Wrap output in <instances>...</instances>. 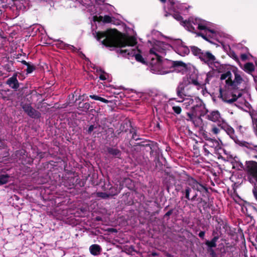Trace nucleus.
<instances>
[{
  "label": "nucleus",
  "instance_id": "a19ab883",
  "mask_svg": "<svg viewBox=\"0 0 257 257\" xmlns=\"http://www.w3.org/2000/svg\"><path fill=\"white\" fill-rule=\"evenodd\" d=\"M196 195H196V194H194V195H193V198H195V197H196Z\"/></svg>",
  "mask_w": 257,
  "mask_h": 257
},
{
  "label": "nucleus",
  "instance_id": "a211bd4d",
  "mask_svg": "<svg viewBox=\"0 0 257 257\" xmlns=\"http://www.w3.org/2000/svg\"><path fill=\"white\" fill-rule=\"evenodd\" d=\"M176 102L177 100L176 98L170 99L167 104V108L168 109L172 108L175 112L177 113V106L175 105Z\"/></svg>",
  "mask_w": 257,
  "mask_h": 257
},
{
  "label": "nucleus",
  "instance_id": "4be33fe9",
  "mask_svg": "<svg viewBox=\"0 0 257 257\" xmlns=\"http://www.w3.org/2000/svg\"><path fill=\"white\" fill-rule=\"evenodd\" d=\"M243 69L246 72L250 73L254 69V65L251 63H247L244 65Z\"/></svg>",
  "mask_w": 257,
  "mask_h": 257
},
{
  "label": "nucleus",
  "instance_id": "f257e3e1",
  "mask_svg": "<svg viewBox=\"0 0 257 257\" xmlns=\"http://www.w3.org/2000/svg\"><path fill=\"white\" fill-rule=\"evenodd\" d=\"M93 36L101 44L106 47H119L120 53L124 56L135 57L136 60L143 64L144 59L140 54V51L135 45L137 40L133 37L122 38L120 33L115 30L109 29L104 32H92Z\"/></svg>",
  "mask_w": 257,
  "mask_h": 257
},
{
  "label": "nucleus",
  "instance_id": "5701e85b",
  "mask_svg": "<svg viewBox=\"0 0 257 257\" xmlns=\"http://www.w3.org/2000/svg\"><path fill=\"white\" fill-rule=\"evenodd\" d=\"M218 237L215 236L211 241L207 240L206 244L209 247H214L216 246V241L218 239Z\"/></svg>",
  "mask_w": 257,
  "mask_h": 257
},
{
  "label": "nucleus",
  "instance_id": "9d476101",
  "mask_svg": "<svg viewBox=\"0 0 257 257\" xmlns=\"http://www.w3.org/2000/svg\"><path fill=\"white\" fill-rule=\"evenodd\" d=\"M212 74H213V72H209L207 74H205L203 75V76H204L205 78V80L204 81H198L197 80L195 79H192L191 80H188L187 82H185V84H187L188 83H190L192 82L194 84L197 85H205L206 83H208L209 81L211 80V78L212 77Z\"/></svg>",
  "mask_w": 257,
  "mask_h": 257
},
{
  "label": "nucleus",
  "instance_id": "1a4fd4ad",
  "mask_svg": "<svg viewBox=\"0 0 257 257\" xmlns=\"http://www.w3.org/2000/svg\"><path fill=\"white\" fill-rule=\"evenodd\" d=\"M246 171L249 175L255 179L257 177V163L254 161L247 162Z\"/></svg>",
  "mask_w": 257,
  "mask_h": 257
},
{
  "label": "nucleus",
  "instance_id": "aec40b11",
  "mask_svg": "<svg viewBox=\"0 0 257 257\" xmlns=\"http://www.w3.org/2000/svg\"><path fill=\"white\" fill-rule=\"evenodd\" d=\"M12 177L8 174L0 175V185L6 184L11 180Z\"/></svg>",
  "mask_w": 257,
  "mask_h": 257
},
{
  "label": "nucleus",
  "instance_id": "4c0bfd02",
  "mask_svg": "<svg viewBox=\"0 0 257 257\" xmlns=\"http://www.w3.org/2000/svg\"><path fill=\"white\" fill-rule=\"evenodd\" d=\"M69 47H70V49H71L73 50H74V47L73 46H70Z\"/></svg>",
  "mask_w": 257,
  "mask_h": 257
},
{
  "label": "nucleus",
  "instance_id": "4468645a",
  "mask_svg": "<svg viewBox=\"0 0 257 257\" xmlns=\"http://www.w3.org/2000/svg\"><path fill=\"white\" fill-rule=\"evenodd\" d=\"M93 19L95 22H102L105 23H109L112 22L111 17L107 15H105L104 17L95 16L93 17Z\"/></svg>",
  "mask_w": 257,
  "mask_h": 257
},
{
  "label": "nucleus",
  "instance_id": "f03ea898",
  "mask_svg": "<svg viewBox=\"0 0 257 257\" xmlns=\"http://www.w3.org/2000/svg\"><path fill=\"white\" fill-rule=\"evenodd\" d=\"M234 76L230 71L222 73L219 92L222 99L227 103H232L240 97L241 91L247 87V84L242 79L237 69H233Z\"/></svg>",
  "mask_w": 257,
  "mask_h": 257
},
{
  "label": "nucleus",
  "instance_id": "6e6552de",
  "mask_svg": "<svg viewBox=\"0 0 257 257\" xmlns=\"http://www.w3.org/2000/svg\"><path fill=\"white\" fill-rule=\"evenodd\" d=\"M221 141H217L208 137L206 139V147H209L210 150L212 152H215L216 150H219L221 148Z\"/></svg>",
  "mask_w": 257,
  "mask_h": 257
},
{
  "label": "nucleus",
  "instance_id": "ea45409f",
  "mask_svg": "<svg viewBox=\"0 0 257 257\" xmlns=\"http://www.w3.org/2000/svg\"><path fill=\"white\" fill-rule=\"evenodd\" d=\"M162 3H165L166 2V0H160Z\"/></svg>",
  "mask_w": 257,
  "mask_h": 257
},
{
  "label": "nucleus",
  "instance_id": "6ab92c4d",
  "mask_svg": "<svg viewBox=\"0 0 257 257\" xmlns=\"http://www.w3.org/2000/svg\"><path fill=\"white\" fill-rule=\"evenodd\" d=\"M91 253L94 255H97L99 254L101 248L97 244H93L89 247Z\"/></svg>",
  "mask_w": 257,
  "mask_h": 257
},
{
  "label": "nucleus",
  "instance_id": "bb28decb",
  "mask_svg": "<svg viewBox=\"0 0 257 257\" xmlns=\"http://www.w3.org/2000/svg\"><path fill=\"white\" fill-rule=\"evenodd\" d=\"M203 149H204V152L205 153V155H208L209 154H211V152H212L211 150H210L209 146H207L206 148V142L205 143L204 145L203 146Z\"/></svg>",
  "mask_w": 257,
  "mask_h": 257
},
{
  "label": "nucleus",
  "instance_id": "473e14b6",
  "mask_svg": "<svg viewBox=\"0 0 257 257\" xmlns=\"http://www.w3.org/2000/svg\"><path fill=\"white\" fill-rule=\"evenodd\" d=\"M94 125H91L89 127L88 129V131H88V133L89 134H90V133L93 131V130H94Z\"/></svg>",
  "mask_w": 257,
  "mask_h": 257
},
{
  "label": "nucleus",
  "instance_id": "79ce46f5",
  "mask_svg": "<svg viewBox=\"0 0 257 257\" xmlns=\"http://www.w3.org/2000/svg\"><path fill=\"white\" fill-rule=\"evenodd\" d=\"M202 37L204 39H206V37L204 35H202Z\"/></svg>",
  "mask_w": 257,
  "mask_h": 257
},
{
  "label": "nucleus",
  "instance_id": "dca6fc26",
  "mask_svg": "<svg viewBox=\"0 0 257 257\" xmlns=\"http://www.w3.org/2000/svg\"><path fill=\"white\" fill-rule=\"evenodd\" d=\"M189 184L193 189L198 191H201L204 189L203 185L199 184L198 182L193 179L190 180Z\"/></svg>",
  "mask_w": 257,
  "mask_h": 257
},
{
  "label": "nucleus",
  "instance_id": "f8f14e48",
  "mask_svg": "<svg viewBox=\"0 0 257 257\" xmlns=\"http://www.w3.org/2000/svg\"><path fill=\"white\" fill-rule=\"evenodd\" d=\"M189 49L183 43V42L178 39V54L184 56L189 54Z\"/></svg>",
  "mask_w": 257,
  "mask_h": 257
},
{
  "label": "nucleus",
  "instance_id": "37998d69",
  "mask_svg": "<svg viewBox=\"0 0 257 257\" xmlns=\"http://www.w3.org/2000/svg\"><path fill=\"white\" fill-rule=\"evenodd\" d=\"M256 66H257V62H256Z\"/></svg>",
  "mask_w": 257,
  "mask_h": 257
},
{
  "label": "nucleus",
  "instance_id": "c9c22d12",
  "mask_svg": "<svg viewBox=\"0 0 257 257\" xmlns=\"http://www.w3.org/2000/svg\"><path fill=\"white\" fill-rule=\"evenodd\" d=\"M22 63L23 64H24V65H26V66H27V65L29 64V63L27 62H26V61H25V60H23V61H22Z\"/></svg>",
  "mask_w": 257,
  "mask_h": 257
},
{
  "label": "nucleus",
  "instance_id": "423d86ee",
  "mask_svg": "<svg viewBox=\"0 0 257 257\" xmlns=\"http://www.w3.org/2000/svg\"><path fill=\"white\" fill-rule=\"evenodd\" d=\"M193 55L198 56L199 58L211 67L212 69L220 71L221 65L217 60L215 57L209 52H202L201 50L196 46L191 47Z\"/></svg>",
  "mask_w": 257,
  "mask_h": 257
},
{
  "label": "nucleus",
  "instance_id": "c85d7f7f",
  "mask_svg": "<svg viewBox=\"0 0 257 257\" xmlns=\"http://www.w3.org/2000/svg\"><path fill=\"white\" fill-rule=\"evenodd\" d=\"M212 133L214 134V135H217L219 132H220V130L218 128H217V127L216 126H214L212 127Z\"/></svg>",
  "mask_w": 257,
  "mask_h": 257
},
{
  "label": "nucleus",
  "instance_id": "7ed1b4c3",
  "mask_svg": "<svg viewBox=\"0 0 257 257\" xmlns=\"http://www.w3.org/2000/svg\"><path fill=\"white\" fill-rule=\"evenodd\" d=\"M173 49L169 44L161 41H155L152 45L147 60L150 61L151 71L156 74H165L173 72L177 66V62L167 59H161L165 55L166 50Z\"/></svg>",
  "mask_w": 257,
  "mask_h": 257
},
{
  "label": "nucleus",
  "instance_id": "393cba45",
  "mask_svg": "<svg viewBox=\"0 0 257 257\" xmlns=\"http://www.w3.org/2000/svg\"><path fill=\"white\" fill-rule=\"evenodd\" d=\"M108 152L109 154L115 156H118L120 153L119 150L115 148H109Z\"/></svg>",
  "mask_w": 257,
  "mask_h": 257
},
{
  "label": "nucleus",
  "instance_id": "f3484780",
  "mask_svg": "<svg viewBox=\"0 0 257 257\" xmlns=\"http://www.w3.org/2000/svg\"><path fill=\"white\" fill-rule=\"evenodd\" d=\"M208 116L211 120L214 122L219 121L221 118L220 114L218 111H212Z\"/></svg>",
  "mask_w": 257,
  "mask_h": 257
},
{
  "label": "nucleus",
  "instance_id": "7c9ffc66",
  "mask_svg": "<svg viewBox=\"0 0 257 257\" xmlns=\"http://www.w3.org/2000/svg\"><path fill=\"white\" fill-rule=\"evenodd\" d=\"M252 193L256 200L257 201V187H254L252 190Z\"/></svg>",
  "mask_w": 257,
  "mask_h": 257
},
{
  "label": "nucleus",
  "instance_id": "412c9836",
  "mask_svg": "<svg viewBox=\"0 0 257 257\" xmlns=\"http://www.w3.org/2000/svg\"><path fill=\"white\" fill-rule=\"evenodd\" d=\"M178 72L182 71V73H184L188 70V66L186 64L184 63L182 61H178Z\"/></svg>",
  "mask_w": 257,
  "mask_h": 257
},
{
  "label": "nucleus",
  "instance_id": "58836bf2",
  "mask_svg": "<svg viewBox=\"0 0 257 257\" xmlns=\"http://www.w3.org/2000/svg\"><path fill=\"white\" fill-rule=\"evenodd\" d=\"M170 212H168L166 214V215H169L170 214Z\"/></svg>",
  "mask_w": 257,
  "mask_h": 257
},
{
  "label": "nucleus",
  "instance_id": "0eeeda50",
  "mask_svg": "<svg viewBox=\"0 0 257 257\" xmlns=\"http://www.w3.org/2000/svg\"><path fill=\"white\" fill-rule=\"evenodd\" d=\"M223 128L236 144H238L241 146L246 147L250 150L249 154L251 157L257 158V146H254L253 145L246 142L238 140L236 136L235 135L234 130L232 127L225 125L223 126Z\"/></svg>",
  "mask_w": 257,
  "mask_h": 257
},
{
  "label": "nucleus",
  "instance_id": "39448f33",
  "mask_svg": "<svg viewBox=\"0 0 257 257\" xmlns=\"http://www.w3.org/2000/svg\"><path fill=\"white\" fill-rule=\"evenodd\" d=\"M178 21H180V24L186 27L187 29L193 32L196 29L206 30V34L212 38H215V33L213 30L207 29L206 23L198 18H191L188 21L182 20V18L178 15Z\"/></svg>",
  "mask_w": 257,
  "mask_h": 257
},
{
  "label": "nucleus",
  "instance_id": "f704fd0d",
  "mask_svg": "<svg viewBox=\"0 0 257 257\" xmlns=\"http://www.w3.org/2000/svg\"><path fill=\"white\" fill-rule=\"evenodd\" d=\"M105 194L104 193H99V196H100V197H102L103 198H104L105 197Z\"/></svg>",
  "mask_w": 257,
  "mask_h": 257
},
{
  "label": "nucleus",
  "instance_id": "ddd939ff",
  "mask_svg": "<svg viewBox=\"0 0 257 257\" xmlns=\"http://www.w3.org/2000/svg\"><path fill=\"white\" fill-rule=\"evenodd\" d=\"M7 84L13 89H17L19 86V82L17 79V75H14L12 77L8 79Z\"/></svg>",
  "mask_w": 257,
  "mask_h": 257
},
{
  "label": "nucleus",
  "instance_id": "cd10ccee",
  "mask_svg": "<svg viewBox=\"0 0 257 257\" xmlns=\"http://www.w3.org/2000/svg\"><path fill=\"white\" fill-rule=\"evenodd\" d=\"M99 77L100 79L104 80L106 79V75L103 72H102L101 70H100V74Z\"/></svg>",
  "mask_w": 257,
  "mask_h": 257
},
{
  "label": "nucleus",
  "instance_id": "a878e982",
  "mask_svg": "<svg viewBox=\"0 0 257 257\" xmlns=\"http://www.w3.org/2000/svg\"><path fill=\"white\" fill-rule=\"evenodd\" d=\"M27 66V72L28 73H32L35 69L34 66L30 63Z\"/></svg>",
  "mask_w": 257,
  "mask_h": 257
},
{
  "label": "nucleus",
  "instance_id": "2f4dec72",
  "mask_svg": "<svg viewBox=\"0 0 257 257\" xmlns=\"http://www.w3.org/2000/svg\"><path fill=\"white\" fill-rule=\"evenodd\" d=\"M240 57L242 60H245L248 58V55L246 54H242Z\"/></svg>",
  "mask_w": 257,
  "mask_h": 257
},
{
  "label": "nucleus",
  "instance_id": "2eb2a0df",
  "mask_svg": "<svg viewBox=\"0 0 257 257\" xmlns=\"http://www.w3.org/2000/svg\"><path fill=\"white\" fill-rule=\"evenodd\" d=\"M170 6L169 7V11H170V15H172V17L175 19H177V15L175 13L176 8L177 7L176 5V0H168Z\"/></svg>",
  "mask_w": 257,
  "mask_h": 257
},
{
  "label": "nucleus",
  "instance_id": "c756f323",
  "mask_svg": "<svg viewBox=\"0 0 257 257\" xmlns=\"http://www.w3.org/2000/svg\"><path fill=\"white\" fill-rule=\"evenodd\" d=\"M191 192V190L189 188L186 189L185 192V197L188 200L190 199L189 194Z\"/></svg>",
  "mask_w": 257,
  "mask_h": 257
},
{
  "label": "nucleus",
  "instance_id": "e433bc0d",
  "mask_svg": "<svg viewBox=\"0 0 257 257\" xmlns=\"http://www.w3.org/2000/svg\"><path fill=\"white\" fill-rule=\"evenodd\" d=\"M177 110H177V111H178L177 112H178V114H179V113L181 112V109L180 107L178 106V109H177Z\"/></svg>",
  "mask_w": 257,
  "mask_h": 257
},
{
  "label": "nucleus",
  "instance_id": "72a5a7b5",
  "mask_svg": "<svg viewBox=\"0 0 257 257\" xmlns=\"http://www.w3.org/2000/svg\"><path fill=\"white\" fill-rule=\"evenodd\" d=\"M205 235V232L204 231H200L199 233V236L201 238H203Z\"/></svg>",
  "mask_w": 257,
  "mask_h": 257
},
{
  "label": "nucleus",
  "instance_id": "9b49d317",
  "mask_svg": "<svg viewBox=\"0 0 257 257\" xmlns=\"http://www.w3.org/2000/svg\"><path fill=\"white\" fill-rule=\"evenodd\" d=\"M23 108L28 115L32 117L36 118L39 116V113L29 104H24Z\"/></svg>",
  "mask_w": 257,
  "mask_h": 257
},
{
  "label": "nucleus",
  "instance_id": "b1692460",
  "mask_svg": "<svg viewBox=\"0 0 257 257\" xmlns=\"http://www.w3.org/2000/svg\"><path fill=\"white\" fill-rule=\"evenodd\" d=\"M89 97L94 100H99L102 102L107 103L109 102V101L105 98H103L102 97H101L99 96L96 95H90Z\"/></svg>",
  "mask_w": 257,
  "mask_h": 257
},
{
  "label": "nucleus",
  "instance_id": "20e7f679",
  "mask_svg": "<svg viewBox=\"0 0 257 257\" xmlns=\"http://www.w3.org/2000/svg\"><path fill=\"white\" fill-rule=\"evenodd\" d=\"M178 102H182V105H184L186 108L191 109V112H187L188 115L191 119H193L194 117H199L202 114L204 105L202 101L199 98L192 99L187 97L182 99L178 92Z\"/></svg>",
  "mask_w": 257,
  "mask_h": 257
}]
</instances>
